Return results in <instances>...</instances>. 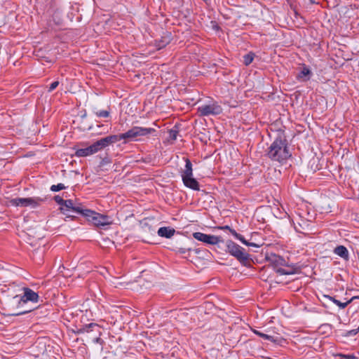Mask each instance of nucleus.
I'll list each match as a JSON object with an SVG mask.
<instances>
[{
    "instance_id": "f257e3e1",
    "label": "nucleus",
    "mask_w": 359,
    "mask_h": 359,
    "mask_svg": "<svg viewBox=\"0 0 359 359\" xmlns=\"http://www.w3.org/2000/svg\"><path fill=\"white\" fill-rule=\"evenodd\" d=\"M156 132V129L153 128H145L134 126L128 130L126 133L118 135H110V137H115L113 143L121 140H126V142L140 140L141 137L148 136L149 135Z\"/></svg>"
},
{
    "instance_id": "f03ea898",
    "label": "nucleus",
    "mask_w": 359,
    "mask_h": 359,
    "mask_svg": "<svg viewBox=\"0 0 359 359\" xmlns=\"http://www.w3.org/2000/svg\"><path fill=\"white\" fill-rule=\"evenodd\" d=\"M268 156L271 160L278 162L287 159L290 154L285 142L280 138L276 139L269 147Z\"/></svg>"
},
{
    "instance_id": "7ed1b4c3",
    "label": "nucleus",
    "mask_w": 359,
    "mask_h": 359,
    "mask_svg": "<svg viewBox=\"0 0 359 359\" xmlns=\"http://www.w3.org/2000/svg\"><path fill=\"white\" fill-rule=\"evenodd\" d=\"M114 140H116V138L107 136L97 141L96 142L86 148L79 149L76 150L75 155L79 157H84L92 155L103 149L110 144H112Z\"/></svg>"
},
{
    "instance_id": "20e7f679",
    "label": "nucleus",
    "mask_w": 359,
    "mask_h": 359,
    "mask_svg": "<svg viewBox=\"0 0 359 359\" xmlns=\"http://www.w3.org/2000/svg\"><path fill=\"white\" fill-rule=\"evenodd\" d=\"M268 260L276 269V272L281 275L294 274L296 268L293 265H289L286 260L276 254H271L268 257Z\"/></svg>"
},
{
    "instance_id": "39448f33",
    "label": "nucleus",
    "mask_w": 359,
    "mask_h": 359,
    "mask_svg": "<svg viewBox=\"0 0 359 359\" xmlns=\"http://www.w3.org/2000/svg\"><path fill=\"white\" fill-rule=\"evenodd\" d=\"M82 215L96 226H104L111 224V221L108 216L97 213L89 209H85L84 211L82 212Z\"/></svg>"
},
{
    "instance_id": "423d86ee",
    "label": "nucleus",
    "mask_w": 359,
    "mask_h": 359,
    "mask_svg": "<svg viewBox=\"0 0 359 359\" xmlns=\"http://www.w3.org/2000/svg\"><path fill=\"white\" fill-rule=\"evenodd\" d=\"M185 161V168L182 173L183 183L190 189L199 190V184L196 180L193 177L192 164L188 158Z\"/></svg>"
},
{
    "instance_id": "0eeeda50",
    "label": "nucleus",
    "mask_w": 359,
    "mask_h": 359,
    "mask_svg": "<svg viewBox=\"0 0 359 359\" xmlns=\"http://www.w3.org/2000/svg\"><path fill=\"white\" fill-rule=\"evenodd\" d=\"M200 116L218 115L222 112V107L216 102H209L198 108Z\"/></svg>"
},
{
    "instance_id": "6e6552de",
    "label": "nucleus",
    "mask_w": 359,
    "mask_h": 359,
    "mask_svg": "<svg viewBox=\"0 0 359 359\" xmlns=\"http://www.w3.org/2000/svg\"><path fill=\"white\" fill-rule=\"evenodd\" d=\"M226 248L228 252L237 258L241 262H245L248 259L249 255L245 251L243 248L233 243L231 241L226 242Z\"/></svg>"
},
{
    "instance_id": "1a4fd4ad",
    "label": "nucleus",
    "mask_w": 359,
    "mask_h": 359,
    "mask_svg": "<svg viewBox=\"0 0 359 359\" xmlns=\"http://www.w3.org/2000/svg\"><path fill=\"white\" fill-rule=\"evenodd\" d=\"M83 332L86 334V339L93 343H98L100 340L102 333L101 327L95 323H90L88 326L83 329Z\"/></svg>"
},
{
    "instance_id": "9d476101",
    "label": "nucleus",
    "mask_w": 359,
    "mask_h": 359,
    "mask_svg": "<svg viewBox=\"0 0 359 359\" xmlns=\"http://www.w3.org/2000/svg\"><path fill=\"white\" fill-rule=\"evenodd\" d=\"M43 201L40 198H16L10 201L13 206L36 208Z\"/></svg>"
},
{
    "instance_id": "9b49d317",
    "label": "nucleus",
    "mask_w": 359,
    "mask_h": 359,
    "mask_svg": "<svg viewBox=\"0 0 359 359\" xmlns=\"http://www.w3.org/2000/svg\"><path fill=\"white\" fill-rule=\"evenodd\" d=\"M24 295L20 298L18 295L13 297L14 299H17L19 302L20 306H23L28 301L32 302H37L39 299V295L37 293L29 288H25Z\"/></svg>"
},
{
    "instance_id": "f8f14e48",
    "label": "nucleus",
    "mask_w": 359,
    "mask_h": 359,
    "mask_svg": "<svg viewBox=\"0 0 359 359\" xmlns=\"http://www.w3.org/2000/svg\"><path fill=\"white\" fill-rule=\"evenodd\" d=\"M252 332L259 337L271 341L273 343L278 344L283 339V338L280 337V333L279 332V330L274 331L273 334H267L265 332H262L257 330H252Z\"/></svg>"
},
{
    "instance_id": "ddd939ff",
    "label": "nucleus",
    "mask_w": 359,
    "mask_h": 359,
    "mask_svg": "<svg viewBox=\"0 0 359 359\" xmlns=\"http://www.w3.org/2000/svg\"><path fill=\"white\" fill-rule=\"evenodd\" d=\"M195 239L202 241L205 243L215 245L219 242V238L215 236L208 235L201 232H195L193 233Z\"/></svg>"
},
{
    "instance_id": "4468645a",
    "label": "nucleus",
    "mask_w": 359,
    "mask_h": 359,
    "mask_svg": "<svg viewBox=\"0 0 359 359\" xmlns=\"http://www.w3.org/2000/svg\"><path fill=\"white\" fill-rule=\"evenodd\" d=\"M293 222L295 230L299 233H304V231L308 230L310 227L309 221L302 219L300 216L295 218V221Z\"/></svg>"
},
{
    "instance_id": "2eb2a0df",
    "label": "nucleus",
    "mask_w": 359,
    "mask_h": 359,
    "mask_svg": "<svg viewBox=\"0 0 359 359\" xmlns=\"http://www.w3.org/2000/svg\"><path fill=\"white\" fill-rule=\"evenodd\" d=\"M60 210L62 211V212L67 215V217H70V215L67 212V211L72 210L76 212H79L82 214V212L84 211V210L81 209L79 207H75L74 205V203L72 200H65V203L62 206H61Z\"/></svg>"
},
{
    "instance_id": "dca6fc26",
    "label": "nucleus",
    "mask_w": 359,
    "mask_h": 359,
    "mask_svg": "<svg viewBox=\"0 0 359 359\" xmlns=\"http://www.w3.org/2000/svg\"><path fill=\"white\" fill-rule=\"evenodd\" d=\"M175 232V230L170 227H161L158 230V235L161 237L167 238H171Z\"/></svg>"
},
{
    "instance_id": "f3484780",
    "label": "nucleus",
    "mask_w": 359,
    "mask_h": 359,
    "mask_svg": "<svg viewBox=\"0 0 359 359\" xmlns=\"http://www.w3.org/2000/svg\"><path fill=\"white\" fill-rule=\"evenodd\" d=\"M334 252L346 260L348 259V250L343 245H339L335 248Z\"/></svg>"
},
{
    "instance_id": "a211bd4d",
    "label": "nucleus",
    "mask_w": 359,
    "mask_h": 359,
    "mask_svg": "<svg viewBox=\"0 0 359 359\" xmlns=\"http://www.w3.org/2000/svg\"><path fill=\"white\" fill-rule=\"evenodd\" d=\"M311 76V71L307 67H303L302 70L298 74V79L303 81H308Z\"/></svg>"
},
{
    "instance_id": "6ab92c4d",
    "label": "nucleus",
    "mask_w": 359,
    "mask_h": 359,
    "mask_svg": "<svg viewBox=\"0 0 359 359\" xmlns=\"http://www.w3.org/2000/svg\"><path fill=\"white\" fill-rule=\"evenodd\" d=\"M254 56H255V55L252 53H250L244 55V57H243V62H244V64L246 66H248L250 64H251L252 62L254 60Z\"/></svg>"
},
{
    "instance_id": "aec40b11",
    "label": "nucleus",
    "mask_w": 359,
    "mask_h": 359,
    "mask_svg": "<svg viewBox=\"0 0 359 359\" xmlns=\"http://www.w3.org/2000/svg\"><path fill=\"white\" fill-rule=\"evenodd\" d=\"M236 238L238 239L240 241H241L243 244H245L247 246H252V247H256V248H258L259 246V245H257V244H255L254 243H249V242H248L243 238V236H242L241 234H238V237H237Z\"/></svg>"
},
{
    "instance_id": "412c9836",
    "label": "nucleus",
    "mask_w": 359,
    "mask_h": 359,
    "mask_svg": "<svg viewBox=\"0 0 359 359\" xmlns=\"http://www.w3.org/2000/svg\"><path fill=\"white\" fill-rule=\"evenodd\" d=\"M111 283L114 285V287H125L127 285L126 283H123L119 280V278H113L111 280Z\"/></svg>"
},
{
    "instance_id": "4be33fe9",
    "label": "nucleus",
    "mask_w": 359,
    "mask_h": 359,
    "mask_svg": "<svg viewBox=\"0 0 359 359\" xmlns=\"http://www.w3.org/2000/svg\"><path fill=\"white\" fill-rule=\"evenodd\" d=\"M64 189H65V187L62 183L57 184V185H52L50 187V190L52 191H58L62 190Z\"/></svg>"
},
{
    "instance_id": "5701e85b",
    "label": "nucleus",
    "mask_w": 359,
    "mask_h": 359,
    "mask_svg": "<svg viewBox=\"0 0 359 359\" xmlns=\"http://www.w3.org/2000/svg\"><path fill=\"white\" fill-rule=\"evenodd\" d=\"M170 38L169 36L163 37V40L161 41L162 44H159L158 46V48L160 49V48L164 47L165 46H166V44H168L170 43Z\"/></svg>"
},
{
    "instance_id": "b1692460",
    "label": "nucleus",
    "mask_w": 359,
    "mask_h": 359,
    "mask_svg": "<svg viewBox=\"0 0 359 359\" xmlns=\"http://www.w3.org/2000/svg\"><path fill=\"white\" fill-rule=\"evenodd\" d=\"M330 299H332L337 305H338L341 309H344L351 302V301H348L346 302L341 303L339 301L332 299L331 297H330Z\"/></svg>"
},
{
    "instance_id": "393cba45",
    "label": "nucleus",
    "mask_w": 359,
    "mask_h": 359,
    "mask_svg": "<svg viewBox=\"0 0 359 359\" xmlns=\"http://www.w3.org/2000/svg\"><path fill=\"white\" fill-rule=\"evenodd\" d=\"M178 132L176 130H170L169 131V138L171 140H175L177 139Z\"/></svg>"
},
{
    "instance_id": "a878e982",
    "label": "nucleus",
    "mask_w": 359,
    "mask_h": 359,
    "mask_svg": "<svg viewBox=\"0 0 359 359\" xmlns=\"http://www.w3.org/2000/svg\"><path fill=\"white\" fill-rule=\"evenodd\" d=\"M277 330H279V332L280 333V330L277 327L271 328L269 327H264V331L267 334H273V332Z\"/></svg>"
},
{
    "instance_id": "bb28decb",
    "label": "nucleus",
    "mask_w": 359,
    "mask_h": 359,
    "mask_svg": "<svg viewBox=\"0 0 359 359\" xmlns=\"http://www.w3.org/2000/svg\"><path fill=\"white\" fill-rule=\"evenodd\" d=\"M96 115L99 117H107L109 115V112L106 110H101L96 112Z\"/></svg>"
},
{
    "instance_id": "cd10ccee",
    "label": "nucleus",
    "mask_w": 359,
    "mask_h": 359,
    "mask_svg": "<svg viewBox=\"0 0 359 359\" xmlns=\"http://www.w3.org/2000/svg\"><path fill=\"white\" fill-rule=\"evenodd\" d=\"M34 309H22L19 312L16 313H13V315H15V316H18V315H21V314H25V313H27L28 312H30L31 311H32Z\"/></svg>"
},
{
    "instance_id": "c85d7f7f",
    "label": "nucleus",
    "mask_w": 359,
    "mask_h": 359,
    "mask_svg": "<svg viewBox=\"0 0 359 359\" xmlns=\"http://www.w3.org/2000/svg\"><path fill=\"white\" fill-rule=\"evenodd\" d=\"M55 201H56V203L61 205V206H62L65 202V200H63L62 198L59 196H55Z\"/></svg>"
},
{
    "instance_id": "c756f323",
    "label": "nucleus",
    "mask_w": 359,
    "mask_h": 359,
    "mask_svg": "<svg viewBox=\"0 0 359 359\" xmlns=\"http://www.w3.org/2000/svg\"><path fill=\"white\" fill-rule=\"evenodd\" d=\"M59 85V81H54L53 82L49 88V91L53 90L55 88H56Z\"/></svg>"
},
{
    "instance_id": "7c9ffc66",
    "label": "nucleus",
    "mask_w": 359,
    "mask_h": 359,
    "mask_svg": "<svg viewBox=\"0 0 359 359\" xmlns=\"http://www.w3.org/2000/svg\"><path fill=\"white\" fill-rule=\"evenodd\" d=\"M359 332V327L357 329L350 330L347 332V335L352 336L355 335Z\"/></svg>"
},
{
    "instance_id": "2f4dec72",
    "label": "nucleus",
    "mask_w": 359,
    "mask_h": 359,
    "mask_svg": "<svg viewBox=\"0 0 359 359\" xmlns=\"http://www.w3.org/2000/svg\"><path fill=\"white\" fill-rule=\"evenodd\" d=\"M211 25H212V29H214L216 31H218L219 30V26L215 22H211Z\"/></svg>"
},
{
    "instance_id": "473e14b6",
    "label": "nucleus",
    "mask_w": 359,
    "mask_h": 359,
    "mask_svg": "<svg viewBox=\"0 0 359 359\" xmlns=\"http://www.w3.org/2000/svg\"><path fill=\"white\" fill-rule=\"evenodd\" d=\"M229 231L231 233L233 236H234L236 238L238 237V234L234 229H231Z\"/></svg>"
},
{
    "instance_id": "72a5a7b5",
    "label": "nucleus",
    "mask_w": 359,
    "mask_h": 359,
    "mask_svg": "<svg viewBox=\"0 0 359 359\" xmlns=\"http://www.w3.org/2000/svg\"><path fill=\"white\" fill-rule=\"evenodd\" d=\"M222 229H228V230H230L231 229V227L229 226H224L223 227L221 228Z\"/></svg>"
},
{
    "instance_id": "f704fd0d",
    "label": "nucleus",
    "mask_w": 359,
    "mask_h": 359,
    "mask_svg": "<svg viewBox=\"0 0 359 359\" xmlns=\"http://www.w3.org/2000/svg\"><path fill=\"white\" fill-rule=\"evenodd\" d=\"M347 358H348V359H355V356H353V355H348V356H347Z\"/></svg>"
},
{
    "instance_id": "c9c22d12",
    "label": "nucleus",
    "mask_w": 359,
    "mask_h": 359,
    "mask_svg": "<svg viewBox=\"0 0 359 359\" xmlns=\"http://www.w3.org/2000/svg\"><path fill=\"white\" fill-rule=\"evenodd\" d=\"M207 4H209V0H203Z\"/></svg>"
},
{
    "instance_id": "e433bc0d",
    "label": "nucleus",
    "mask_w": 359,
    "mask_h": 359,
    "mask_svg": "<svg viewBox=\"0 0 359 359\" xmlns=\"http://www.w3.org/2000/svg\"><path fill=\"white\" fill-rule=\"evenodd\" d=\"M355 299V297H352V299H351V300H350V301L351 302V301H353V299Z\"/></svg>"
},
{
    "instance_id": "4c0bfd02",
    "label": "nucleus",
    "mask_w": 359,
    "mask_h": 359,
    "mask_svg": "<svg viewBox=\"0 0 359 359\" xmlns=\"http://www.w3.org/2000/svg\"><path fill=\"white\" fill-rule=\"evenodd\" d=\"M355 299V297H352V299H351V300H350V301L351 302V301H353V299Z\"/></svg>"
},
{
    "instance_id": "58836bf2",
    "label": "nucleus",
    "mask_w": 359,
    "mask_h": 359,
    "mask_svg": "<svg viewBox=\"0 0 359 359\" xmlns=\"http://www.w3.org/2000/svg\"><path fill=\"white\" fill-rule=\"evenodd\" d=\"M355 299V297H352V299H351V300H350V301L351 302V301H353V299Z\"/></svg>"
}]
</instances>
